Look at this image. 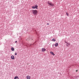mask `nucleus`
<instances>
[{
    "instance_id": "nucleus-17",
    "label": "nucleus",
    "mask_w": 79,
    "mask_h": 79,
    "mask_svg": "<svg viewBox=\"0 0 79 79\" xmlns=\"http://www.w3.org/2000/svg\"><path fill=\"white\" fill-rule=\"evenodd\" d=\"M67 47H69V45H68V44H66Z\"/></svg>"
},
{
    "instance_id": "nucleus-20",
    "label": "nucleus",
    "mask_w": 79,
    "mask_h": 79,
    "mask_svg": "<svg viewBox=\"0 0 79 79\" xmlns=\"http://www.w3.org/2000/svg\"><path fill=\"white\" fill-rule=\"evenodd\" d=\"M17 41H16L15 42V43H17Z\"/></svg>"
},
{
    "instance_id": "nucleus-2",
    "label": "nucleus",
    "mask_w": 79,
    "mask_h": 79,
    "mask_svg": "<svg viewBox=\"0 0 79 79\" xmlns=\"http://www.w3.org/2000/svg\"><path fill=\"white\" fill-rule=\"evenodd\" d=\"M48 5H50V6H54V4L53 3H52V2H50V1H48Z\"/></svg>"
},
{
    "instance_id": "nucleus-9",
    "label": "nucleus",
    "mask_w": 79,
    "mask_h": 79,
    "mask_svg": "<svg viewBox=\"0 0 79 79\" xmlns=\"http://www.w3.org/2000/svg\"><path fill=\"white\" fill-rule=\"evenodd\" d=\"M11 50L12 51H15V49L13 47H12L11 48Z\"/></svg>"
},
{
    "instance_id": "nucleus-13",
    "label": "nucleus",
    "mask_w": 79,
    "mask_h": 79,
    "mask_svg": "<svg viewBox=\"0 0 79 79\" xmlns=\"http://www.w3.org/2000/svg\"><path fill=\"white\" fill-rule=\"evenodd\" d=\"M32 9H35V6H33L32 7Z\"/></svg>"
},
{
    "instance_id": "nucleus-1",
    "label": "nucleus",
    "mask_w": 79,
    "mask_h": 79,
    "mask_svg": "<svg viewBox=\"0 0 79 79\" xmlns=\"http://www.w3.org/2000/svg\"><path fill=\"white\" fill-rule=\"evenodd\" d=\"M32 13L33 15H36L38 13V11L37 10H32Z\"/></svg>"
},
{
    "instance_id": "nucleus-11",
    "label": "nucleus",
    "mask_w": 79,
    "mask_h": 79,
    "mask_svg": "<svg viewBox=\"0 0 79 79\" xmlns=\"http://www.w3.org/2000/svg\"><path fill=\"white\" fill-rule=\"evenodd\" d=\"M58 43H56L55 44V47H57V46H58Z\"/></svg>"
},
{
    "instance_id": "nucleus-6",
    "label": "nucleus",
    "mask_w": 79,
    "mask_h": 79,
    "mask_svg": "<svg viewBox=\"0 0 79 79\" xmlns=\"http://www.w3.org/2000/svg\"><path fill=\"white\" fill-rule=\"evenodd\" d=\"M19 79V77H18V76H17L14 77V79Z\"/></svg>"
},
{
    "instance_id": "nucleus-19",
    "label": "nucleus",
    "mask_w": 79,
    "mask_h": 79,
    "mask_svg": "<svg viewBox=\"0 0 79 79\" xmlns=\"http://www.w3.org/2000/svg\"><path fill=\"white\" fill-rule=\"evenodd\" d=\"M78 71V70H76V72H77Z\"/></svg>"
},
{
    "instance_id": "nucleus-21",
    "label": "nucleus",
    "mask_w": 79,
    "mask_h": 79,
    "mask_svg": "<svg viewBox=\"0 0 79 79\" xmlns=\"http://www.w3.org/2000/svg\"><path fill=\"white\" fill-rule=\"evenodd\" d=\"M47 25H49V24L47 23Z\"/></svg>"
},
{
    "instance_id": "nucleus-16",
    "label": "nucleus",
    "mask_w": 79,
    "mask_h": 79,
    "mask_svg": "<svg viewBox=\"0 0 79 79\" xmlns=\"http://www.w3.org/2000/svg\"><path fill=\"white\" fill-rule=\"evenodd\" d=\"M15 55H17V53L15 52Z\"/></svg>"
},
{
    "instance_id": "nucleus-14",
    "label": "nucleus",
    "mask_w": 79,
    "mask_h": 79,
    "mask_svg": "<svg viewBox=\"0 0 79 79\" xmlns=\"http://www.w3.org/2000/svg\"><path fill=\"white\" fill-rule=\"evenodd\" d=\"M66 15H67V16H69V14L68 13H66Z\"/></svg>"
},
{
    "instance_id": "nucleus-5",
    "label": "nucleus",
    "mask_w": 79,
    "mask_h": 79,
    "mask_svg": "<svg viewBox=\"0 0 79 79\" xmlns=\"http://www.w3.org/2000/svg\"><path fill=\"white\" fill-rule=\"evenodd\" d=\"M11 59H12V60H14L15 59V56H14L12 55L11 57Z\"/></svg>"
},
{
    "instance_id": "nucleus-8",
    "label": "nucleus",
    "mask_w": 79,
    "mask_h": 79,
    "mask_svg": "<svg viewBox=\"0 0 79 79\" xmlns=\"http://www.w3.org/2000/svg\"><path fill=\"white\" fill-rule=\"evenodd\" d=\"M51 54V55H54L55 56V54H54V53H53V52H50Z\"/></svg>"
},
{
    "instance_id": "nucleus-4",
    "label": "nucleus",
    "mask_w": 79,
    "mask_h": 79,
    "mask_svg": "<svg viewBox=\"0 0 79 79\" xmlns=\"http://www.w3.org/2000/svg\"><path fill=\"white\" fill-rule=\"evenodd\" d=\"M26 77L27 79H31V76L29 75H27Z\"/></svg>"
},
{
    "instance_id": "nucleus-22",
    "label": "nucleus",
    "mask_w": 79,
    "mask_h": 79,
    "mask_svg": "<svg viewBox=\"0 0 79 79\" xmlns=\"http://www.w3.org/2000/svg\"><path fill=\"white\" fill-rule=\"evenodd\" d=\"M30 45H31V44H30Z\"/></svg>"
},
{
    "instance_id": "nucleus-3",
    "label": "nucleus",
    "mask_w": 79,
    "mask_h": 79,
    "mask_svg": "<svg viewBox=\"0 0 79 79\" xmlns=\"http://www.w3.org/2000/svg\"><path fill=\"white\" fill-rule=\"evenodd\" d=\"M42 50V52H45V51H46V49L44 48H42L41 49Z\"/></svg>"
},
{
    "instance_id": "nucleus-15",
    "label": "nucleus",
    "mask_w": 79,
    "mask_h": 79,
    "mask_svg": "<svg viewBox=\"0 0 79 79\" xmlns=\"http://www.w3.org/2000/svg\"><path fill=\"white\" fill-rule=\"evenodd\" d=\"M67 44L69 45H71V44H70V43H67Z\"/></svg>"
},
{
    "instance_id": "nucleus-7",
    "label": "nucleus",
    "mask_w": 79,
    "mask_h": 79,
    "mask_svg": "<svg viewBox=\"0 0 79 79\" xmlns=\"http://www.w3.org/2000/svg\"><path fill=\"white\" fill-rule=\"evenodd\" d=\"M35 8L36 9H37V8H38V6L37 5V4L36 5H35Z\"/></svg>"
},
{
    "instance_id": "nucleus-10",
    "label": "nucleus",
    "mask_w": 79,
    "mask_h": 79,
    "mask_svg": "<svg viewBox=\"0 0 79 79\" xmlns=\"http://www.w3.org/2000/svg\"><path fill=\"white\" fill-rule=\"evenodd\" d=\"M52 41H53V42H55V41H56V40H55V39L53 38L52 40Z\"/></svg>"
},
{
    "instance_id": "nucleus-12",
    "label": "nucleus",
    "mask_w": 79,
    "mask_h": 79,
    "mask_svg": "<svg viewBox=\"0 0 79 79\" xmlns=\"http://www.w3.org/2000/svg\"><path fill=\"white\" fill-rule=\"evenodd\" d=\"M29 39H30V38L28 37L26 39V40L27 41H29Z\"/></svg>"
},
{
    "instance_id": "nucleus-18",
    "label": "nucleus",
    "mask_w": 79,
    "mask_h": 79,
    "mask_svg": "<svg viewBox=\"0 0 79 79\" xmlns=\"http://www.w3.org/2000/svg\"><path fill=\"white\" fill-rule=\"evenodd\" d=\"M65 43H66V44H68V43H67V42H66V41H65Z\"/></svg>"
}]
</instances>
